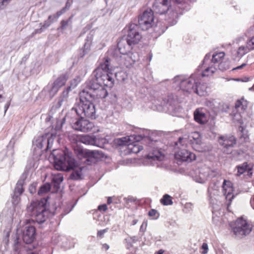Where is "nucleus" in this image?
Here are the masks:
<instances>
[{
  "label": "nucleus",
  "mask_w": 254,
  "mask_h": 254,
  "mask_svg": "<svg viewBox=\"0 0 254 254\" xmlns=\"http://www.w3.org/2000/svg\"><path fill=\"white\" fill-rule=\"evenodd\" d=\"M142 139V136L133 134L117 139V144L119 146H127L129 153H137L143 149L139 143Z\"/></svg>",
  "instance_id": "obj_8"
},
{
  "label": "nucleus",
  "mask_w": 254,
  "mask_h": 254,
  "mask_svg": "<svg viewBox=\"0 0 254 254\" xmlns=\"http://www.w3.org/2000/svg\"><path fill=\"white\" fill-rule=\"evenodd\" d=\"M209 168H197L191 173L193 180L200 184L204 183L208 178Z\"/></svg>",
  "instance_id": "obj_18"
},
{
  "label": "nucleus",
  "mask_w": 254,
  "mask_h": 254,
  "mask_svg": "<svg viewBox=\"0 0 254 254\" xmlns=\"http://www.w3.org/2000/svg\"><path fill=\"white\" fill-rule=\"evenodd\" d=\"M246 125H240L238 129V135L241 141L243 142L247 141L249 138L248 130L246 128Z\"/></svg>",
  "instance_id": "obj_29"
},
{
  "label": "nucleus",
  "mask_w": 254,
  "mask_h": 254,
  "mask_svg": "<svg viewBox=\"0 0 254 254\" xmlns=\"http://www.w3.org/2000/svg\"><path fill=\"white\" fill-rule=\"evenodd\" d=\"M222 191L224 195L227 199L231 200L233 198V192L234 191L232 183L230 181L224 180L222 185Z\"/></svg>",
  "instance_id": "obj_23"
},
{
  "label": "nucleus",
  "mask_w": 254,
  "mask_h": 254,
  "mask_svg": "<svg viewBox=\"0 0 254 254\" xmlns=\"http://www.w3.org/2000/svg\"><path fill=\"white\" fill-rule=\"evenodd\" d=\"M182 14V13L181 12L179 13L176 11V10L175 11H171L169 13L168 18H167L166 19L169 25L172 26L176 24L177 22L179 14L181 15Z\"/></svg>",
  "instance_id": "obj_33"
},
{
  "label": "nucleus",
  "mask_w": 254,
  "mask_h": 254,
  "mask_svg": "<svg viewBox=\"0 0 254 254\" xmlns=\"http://www.w3.org/2000/svg\"><path fill=\"white\" fill-rule=\"evenodd\" d=\"M132 45L126 39L125 37L121 38L118 43V49L121 55H125L130 52Z\"/></svg>",
  "instance_id": "obj_22"
},
{
  "label": "nucleus",
  "mask_w": 254,
  "mask_h": 254,
  "mask_svg": "<svg viewBox=\"0 0 254 254\" xmlns=\"http://www.w3.org/2000/svg\"><path fill=\"white\" fill-rule=\"evenodd\" d=\"M138 241V238L135 236H133V237H128L127 238H126L125 239V241L127 244V248L129 249V247H130L132 246V244L133 243H136Z\"/></svg>",
  "instance_id": "obj_49"
},
{
  "label": "nucleus",
  "mask_w": 254,
  "mask_h": 254,
  "mask_svg": "<svg viewBox=\"0 0 254 254\" xmlns=\"http://www.w3.org/2000/svg\"><path fill=\"white\" fill-rule=\"evenodd\" d=\"M54 21L53 16L52 15L49 16L48 19L45 20L43 24L41 23L40 24L41 26L40 28L36 29L34 31V33H41L45 29L48 28Z\"/></svg>",
  "instance_id": "obj_31"
},
{
  "label": "nucleus",
  "mask_w": 254,
  "mask_h": 254,
  "mask_svg": "<svg viewBox=\"0 0 254 254\" xmlns=\"http://www.w3.org/2000/svg\"><path fill=\"white\" fill-rule=\"evenodd\" d=\"M144 145L146 146L147 154L144 156V165L158 166V162L162 161L164 155L162 152L164 145L172 136L171 132L150 130L144 128Z\"/></svg>",
  "instance_id": "obj_1"
},
{
  "label": "nucleus",
  "mask_w": 254,
  "mask_h": 254,
  "mask_svg": "<svg viewBox=\"0 0 254 254\" xmlns=\"http://www.w3.org/2000/svg\"><path fill=\"white\" fill-rule=\"evenodd\" d=\"M250 52V51L247 45L242 46L238 48L237 51V55L239 57H242Z\"/></svg>",
  "instance_id": "obj_46"
},
{
  "label": "nucleus",
  "mask_w": 254,
  "mask_h": 254,
  "mask_svg": "<svg viewBox=\"0 0 254 254\" xmlns=\"http://www.w3.org/2000/svg\"><path fill=\"white\" fill-rule=\"evenodd\" d=\"M30 170V169H27V168H26L21 175L20 179L16 185L13 191V194L12 196V203L14 205L17 204L20 200V196L24 191L23 186L25 183V181L27 178Z\"/></svg>",
  "instance_id": "obj_15"
},
{
  "label": "nucleus",
  "mask_w": 254,
  "mask_h": 254,
  "mask_svg": "<svg viewBox=\"0 0 254 254\" xmlns=\"http://www.w3.org/2000/svg\"><path fill=\"white\" fill-rule=\"evenodd\" d=\"M183 140L184 138L183 137H180L178 140L175 143V147L179 148L181 145H183Z\"/></svg>",
  "instance_id": "obj_57"
},
{
  "label": "nucleus",
  "mask_w": 254,
  "mask_h": 254,
  "mask_svg": "<svg viewBox=\"0 0 254 254\" xmlns=\"http://www.w3.org/2000/svg\"><path fill=\"white\" fill-rule=\"evenodd\" d=\"M171 1L173 2L172 0H155L153 6V9L156 13L165 14L171 7Z\"/></svg>",
  "instance_id": "obj_19"
},
{
  "label": "nucleus",
  "mask_w": 254,
  "mask_h": 254,
  "mask_svg": "<svg viewBox=\"0 0 254 254\" xmlns=\"http://www.w3.org/2000/svg\"><path fill=\"white\" fill-rule=\"evenodd\" d=\"M194 119L197 123L203 125L207 122V117L203 109H197L193 113Z\"/></svg>",
  "instance_id": "obj_26"
},
{
  "label": "nucleus",
  "mask_w": 254,
  "mask_h": 254,
  "mask_svg": "<svg viewBox=\"0 0 254 254\" xmlns=\"http://www.w3.org/2000/svg\"><path fill=\"white\" fill-rule=\"evenodd\" d=\"M143 21V14H140L138 16L139 25L131 23L127 26L124 30L127 32V36H124L126 39L132 45L137 44L142 38V35L139 32V26L142 24Z\"/></svg>",
  "instance_id": "obj_11"
},
{
  "label": "nucleus",
  "mask_w": 254,
  "mask_h": 254,
  "mask_svg": "<svg viewBox=\"0 0 254 254\" xmlns=\"http://www.w3.org/2000/svg\"><path fill=\"white\" fill-rule=\"evenodd\" d=\"M69 92L64 90L60 96L56 101L54 107L56 109H59L63 106L66 105L68 103Z\"/></svg>",
  "instance_id": "obj_25"
},
{
  "label": "nucleus",
  "mask_w": 254,
  "mask_h": 254,
  "mask_svg": "<svg viewBox=\"0 0 254 254\" xmlns=\"http://www.w3.org/2000/svg\"><path fill=\"white\" fill-rule=\"evenodd\" d=\"M236 168L237 169V172L236 173V175L237 176H240L248 169V163L244 162L241 165L237 166Z\"/></svg>",
  "instance_id": "obj_43"
},
{
  "label": "nucleus",
  "mask_w": 254,
  "mask_h": 254,
  "mask_svg": "<svg viewBox=\"0 0 254 254\" xmlns=\"http://www.w3.org/2000/svg\"><path fill=\"white\" fill-rule=\"evenodd\" d=\"M237 112L242 113L247 108V101L244 99L237 101L235 105Z\"/></svg>",
  "instance_id": "obj_37"
},
{
  "label": "nucleus",
  "mask_w": 254,
  "mask_h": 254,
  "mask_svg": "<svg viewBox=\"0 0 254 254\" xmlns=\"http://www.w3.org/2000/svg\"><path fill=\"white\" fill-rule=\"evenodd\" d=\"M44 134L35 138L33 140V145L38 149H42L45 146Z\"/></svg>",
  "instance_id": "obj_36"
},
{
  "label": "nucleus",
  "mask_w": 254,
  "mask_h": 254,
  "mask_svg": "<svg viewBox=\"0 0 254 254\" xmlns=\"http://www.w3.org/2000/svg\"><path fill=\"white\" fill-rule=\"evenodd\" d=\"M246 45L250 51L254 50V36L247 40Z\"/></svg>",
  "instance_id": "obj_53"
},
{
  "label": "nucleus",
  "mask_w": 254,
  "mask_h": 254,
  "mask_svg": "<svg viewBox=\"0 0 254 254\" xmlns=\"http://www.w3.org/2000/svg\"><path fill=\"white\" fill-rule=\"evenodd\" d=\"M148 215L150 217H152L154 219H157L159 217V214L157 210L152 209L149 211Z\"/></svg>",
  "instance_id": "obj_54"
},
{
  "label": "nucleus",
  "mask_w": 254,
  "mask_h": 254,
  "mask_svg": "<svg viewBox=\"0 0 254 254\" xmlns=\"http://www.w3.org/2000/svg\"><path fill=\"white\" fill-rule=\"evenodd\" d=\"M72 16H71L67 20H63L61 22V26L59 29L64 30L70 25L71 26Z\"/></svg>",
  "instance_id": "obj_48"
},
{
  "label": "nucleus",
  "mask_w": 254,
  "mask_h": 254,
  "mask_svg": "<svg viewBox=\"0 0 254 254\" xmlns=\"http://www.w3.org/2000/svg\"><path fill=\"white\" fill-rule=\"evenodd\" d=\"M120 63L122 65H124L127 67H129L134 63V60H132L130 58L129 53L122 55L121 56Z\"/></svg>",
  "instance_id": "obj_32"
},
{
  "label": "nucleus",
  "mask_w": 254,
  "mask_h": 254,
  "mask_svg": "<svg viewBox=\"0 0 254 254\" xmlns=\"http://www.w3.org/2000/svg\"><path fill=\"white\" fill-rule=\"evenodd\" d=\"M194 90L193 93H196L200 96H205L207 94L206 85L205 83H200L198 79Z\"/></svg>",
  "instance_id": "obj_30"
},
{
  "label": "nucleus",
  "mask_w": 254,
  "mask_h": 254,
  "mask_svg": "<svg viewBox=\"0 0 254 254\" xmlns=\"http://www.w3.org/2000/svg\"><path fill=\"white\" fill-rule=\"evenodd\" d=\"M53 159L54 167L57 170L69 171L73 169L70 175V179L73 180L82 179V171L84 167L76 168V161L73 157L66 154L63 150L55 149L53 150L50 157Z\"/></svg>",
  "instance_id": "obj_2"
},
{
  "label": "nucleus",
  "mask_w": 254,
  "mask_h": 254,
  "mask_svg": "<svg viewBox=\"0 0 254 254\" xmlns=\"http://www.w3.org/2000/svg\"><path fill=\"white\" fill-rule=\"evenodd\" d=\"M218 142L222 147V150L226 154H231L236 144V137L232 135H221L218 138Z\"/></svg>",
  "instance_id": "obj_14"
},
{
  "label": "nucleus",
  "mask_w": 254,
  "mask_h": 254,
  "mask_svg": "<svg viewBox=\"0 0 254 254\" xmlns=\"http://www.w3.org/2000/svg\"><path fill=\"white\" fill-rule=\"evenodd\" d=\"M81 135L74 133L68 135V139L72 143V148L75 154L79 159H85L84 162L87 165H91L102 159L104 154L101 151L90 150L84 149L79 144L81 143Z\"/></svg>",
  "instance_id": "obj_3"
},
{
  "label": "nucleus",
  "mask_w": 254,
  "mask_h": 254,
  "mask_svg": "<svg viewBox=\"0 0 254 254\" xmlns=\"http://www.w3.org/2000/svg\"><path fill=\"white\" fill-rule=\"evenodd\" d=\"M93 38V35L92 33H90L87 34L83 47L81 50L82 51L79 54L81 58L83 57L90 51Z\"/></svg>",
  "instance_id": "obj_28"
},
{
  "label": "nucleus",
  "mask_w": 254,
  "mask_h": 254,
  "mask_svg": "<svg viewBox=\"0 0 254 254\" xmlns=\"http://www.w3.org/2000/svg\"><path fill=\"white\" fill-rule=\"evenodd\" d=\"M241 113L238 112L234 114L233 117V121L234 122H237L240 124V125H244V122H243L242 117L241 115Z\"/></svg>",
  "instance_id": "obj_50"
},
{
  "label": "nucleus",
  "mask_w": 254,
  "mask_h": 254,
  "mask_svg": "<svg viewBox=\"0 0 254 254\" xmlns=\"http://www.w3.org/2000/svg\"><path fill=\"white\" fill-rule=\"evenodd\" d=\"M57 131L58 130H56L55 128V131L52 132H46L44 134L45 148L44 150L45 151H47L48 149L51 147L55 138L57 137L56 131Z\"/></svg>",
  "instance_id": "obj_27"
},
{
  "label": "nucleus",
  "mask_w": 254,
  "mask_h": 254,
  "mask_svg": "<svg viewBox=\"0 0 254 254\" xmlns=\"http://www.w3.org/2000/svg\"><path fill=\"white\" fill-rule=\"evenodd\" d=\"M224 56L225 53L224 52H220L213 54L210 60H212V63H214L216 65H218L220 69H222L221 68L222 64H219V62L224 57Z\"/></svg>",
  "instance_id": "obj_35"
},
{
  "label": "nucleus",
  "mask_w": 254,
  "mask_h": 254,
  "mask_svg": "<svg viewBox=\"0 0 254 254\" xmlns=\"http://www.w3.org/2000/svg\"><path fill=\"white\" fill-rule=\"evenodd\" d=\"M10 105V101H8L6 102V104L4 105V114L6 113L7 110L9 106Z\"/></svg>",
  "instance_id": "obj_63"
},
{
  "label": "nucleus",
  "mask_w": 254,
  "mask_h": 254,
  "mask_svg": "<svg viewBox=\"0 0 254 254\" xmlns=\"http://www.w3.org/2000/svg\"><path fill=\"white\" fill-rule=\"evenodd\" d=\"M78 107L76 103L74 106L68 111L65 116L61 120H58L56 126V130H60L62 128L63 125L65 122L68 123L73 127V123L81 118V115L80 114Z\"/></svg>",
  "instance_id": "obj_13"
},
{
  "label": "nucleus",
  "mask_w": 254,
  "mask_h": 254,
  "mask_svg": "<svg viewBox=\"0 0 254 254\" xmlns=\"http://www.w3.org/2000/svg\"><path fill=\"white\" fill-rule=\"evenodd\" d=\"M80 82V78L79 76H76L74 79L70 81V85L64 89L69 93L70 91L74 89L78 83Z\"/></svg>",
  "instance_id": "obj_42"
},
{
  "label": "nucleus",
  "mask_w": 254,
  "mask_h": 254,
  "mask_svg": "<svg viewBox=\"0 0 254 254\" xmlns=\"http://www.w3.org/2000/svg\"><path fill=\"white\" fill-rule=\"evenodd\" d=\"M80 101L76 103L79 110L81 117H87L92 119L96 118V111L95 105L92 102V100L88 98H82V91L80 93Z\"/></svg>",
  "instance_id": "obj_10"
},
{
  "label": "nucleus",
  "mask_w": 254,
  "mask_h": 254,
  "mask_svg": "<svg viewBox=\"0 0 254 254\" xmlns=\"http://www.w3.org/2000/svg\"><path fill=\"white\" fill-rule=\"evenodd\" d=\"M35 228L32 226H27L23 231L22 239L23 241L27 244H31L35 238Z\"/></svg>",
  "instance_id": "obj_21"
},
{
  "label": "nucleus",
  "mask_w": 254,
  "mask_h": 254,
  "mask_svg": "<svg viewBox=\"0 0 254 254\" xmlns=\"http://www.w3.org/2000/svg\"><path fill=\"white\" fill-rule=\"evenodd\" d=\"M201 249L203 250V251L201 253L202 254H207L208 251V247L207 244L203 243L201 246Z\"/></svg>",
  "instance_id": "obj_56"
},
{
  "label": "nucleus",
  "mask_w": 254,
  "mask_h": 254,
  "mask_svg": "<svg viewBox=\"0 0 254 254\" xmlns=\"http://www.w3.org/2000/svg\"><path fill=\"white\" fill-rule=\"evenodd\" d=\"M95 143H94V146L99 147L100 148H104L105 145L107 144V139L103 137H96L95 138Z\"/></svg>",
  "instance_id": "obj_44"
},
{
  "label": "nucleus",
  "mask_w": 254,
  "mask_h": 254,
  "mask_svg": "<svg viewBox=\"0 0 254 254\" xmlns=\"http://www.w3.org/2000/svg\"><path fill=\"white\" fill-rule=\"evenodd\" d=\"M130 58L132 60H134V63L138 60V55L136 53H133L131 52L129 53Z\"/></svg>",
  "instance_id": "obj_60"
},
{
  "label": "nucleus",
  "mask_w": 254,
  "mask_h": 254,
  "mask_svg": "<svg viewBox=\"0 0 254 254\" xmlns=\"http://www.w3.org/2000/svg\"><path fill=\"white\" fill-rule=\"evenodd\" d=\"M160 201L161 203L164 205H169L173 204L172 197L167 194H164Z\"/></svg>",
  "instance_id": "obj_45"
},
{
  "label": "nucleus",
  "mask_w": 254,
  "mask_h": 254,
  "mask_svg": "<svg viewBox=\"0 0 254 254\" xmlns=\"http://www.w3.org/2000/svg\"><path fill=\"white\" fill-rule=\"evenodd\" d=\"M65 11V8H63L62 10L58 11L56 14L55 15H53V18H54V21H57V20L58 19V18L61 16L62 15L64 12Z\"/></svg>",
  "instance_id": "obj_55"
},
{
  "label": "nucleus",
  "mask_w": 254,
  "mask_h": 254,
  "mask_svg": "<svg viewBox=\"0 0 254 254\" xmlns=\"http://www.w3.org/2000/svg\"><path fill=\"white\" fill-rule=\"evenodd\" d=\"M108 229L106 228V229H105L103 230L98 231L97 232V237L102 238L103 237L104 234L105 233H106L108 231Z\"/></svg>",
  "instance_id": "obj_58"
},
{
  "label": "nucleus",
  "mask_w": 254,
  "mask_h": 254,
  "mask_svg": "<svg viewBox=\"0 0 254 254\" xmlns=\"http://www.w3.org/2000/svg\"><path fill=\"white\" fill-rule=\"evenodd\" d=\"M48 198L32 201L27 207V214L39 224L44 223L50 215H54L56 213L57 208L54 207L52 210L47 208Z\"/></svg>",
  "instance_id": "obj_5"
},
{
  "label": "nucleus",
  "mask_w": 254,
  "mask_h": 254,
  "mask_svg": "<svg viewBox=\"0 0 254 254\" xmlns=\"http://www.w3.org/2000/svg\"><path fill=\"white\" fill-rule=\"evenodd\" d=\"M51 187V185L49 183H46L43 185L40 188L38 192V194L42 195L44 193L48 192L50 190Z\"/></svg>",
  "instance_id": "obj_47"
},
{
  "label": "nucleus",
  "mask_w": 254,
  "mask_h": 254,
  "mask_svg": "<svg viewBox=\"0 0 254 254\" xmlns=\"http://www.w3.org/2000/svg\"><path fill=\"white\" fill-rule=\"evenodd\" d=\"M211 55L210 53L206 54L203 60L202 66H207L212 67H216L217 65L214 63H212V60H211Z\"/></svg>",
  "instance_id": "obj_40"
},
{
  "label": "nucleus",
  "mask_w": 254,
  "mask_h": 254,
  "mask_svg": "<svg viewBox=\"0 0 254 254\" xmlns=\"http://www.w3.org/2000/svg\"><path fill=\"white\" fill-rule=\"evenodd\" d=\"M197 80L198 79L195 78V75H191L188 78H185L182 75H177L173 79V83L179 85L180 89L190 94L194 91Z\"/></svg>",
  "instance_id": "obj_12"
},
{
  "label": "nucleus",
  "mask_w": 254,
  "mask_h": 254,
  "mask_svg": "<svg viewBox=\"0 0 254 254\" xmlns=\"http://www.w3.org/2000/svg\"><path fill=\"white\" fill-rule=\"evenodd\" d=\"M69 76V74L67 72L62 74L54 82V83L60 88L65 84Z\"/></svg>",
  "instance_id": "obj_34"
},
{
  "label": "nucleus",
  "mask_w": 254,
  "mask_h": 254,
  "mask_svg": "<svg viewBox=\"0 0 254 254\" xmlns=\"http://www.w3.org/2000/svg\"><path fill=\"white\" fill-rule=\"evenodd\" d=\"M204 68L203 70H202L201 75L203 77L209 76L212 75L214 73L217 69L216 67H207V66H202L201 65L199 66V68Z\"/></svg>",
  "instance_id": "obj_39"
},
{
  "label": "nucleus",
  "mask_w": 254,
  "mask_h": 254,
  "mask_svg": "<svg viewBox=\"0 0 254 254\" xmlns=\"http://www.w3.org/2000/svg\"><path fill=\"white\" fill-rule=\"evenodd\" d=\"M51 186L57 191L60 188V185L64 180L63 174L61 173H52L51 175Z\"/></svg>",
  "instance_id": "obj_24"
},
{
  "label": "nucleus",
  "mask_w": 254,
  "mask_h": 254,
  "mask_svg": "<svg viewBox=\"0 0 254 254\" xmlns=\"http://www.w3.org/2000/svg\"><path fill=\"white\" fill-rule=\"evenodd\" d=\"M173 2L178 4L177 7L184 10L187 11L190 9V5L186 3V0H172Z\"/></svg>",
  "instance_id": "obj_41"
},
{
  "label": "nucleus",
  "mask_w": 254,
  "mask_h": 254,
  "mask_svg": "<svg viewBox=\"0 0 254 254\" xmlns=\"http://www.w3.org/2000/svg\"><path fill=\"white\" fill-rule=\"evenodd\" d=\"M95 136L93 135H82L81 143L85 144L86 145H93L95 143Z\"/></svg>",
  "instance_id": "obj_38"
},
{
  "label": "nucleus",
  "mask_w": 254,
  "mask_h": 254,
  "mask_svg": "<svg viewBox=\"0 0 254 254\" xmlns=\"http://www.w3.org/2000/svg\"><path fill=\"white\" fill-rule=\"evenodd\" d=\"M60 88L56 86L53 83L49 90V94L51 97H53L58 92Z\"/></svg>",
  "instance_id": "obj_51"
},
{
  "label": "nucleus",
  "mask_w": 254,
  "mask_h": 254,
  "mask_svg": "<svg viewBox=\"0 0 254 254\" xmlns=\"http://www.w3.org/2000/svg\"><path fill=\"white\" fill-rule=\"evenodd\" d=\"M154 15L152 9H147L144 11V31L150 30L149 33H156L160 35L163 34L167 28V26L162 27V23L157 22L155 24L154 21Z\"/></svg>",
  "instance_id": "obj_9"
},
{
  "label": "nucleus",
  "mask_w": 254,
  "mask_h": 254,
  "mask_svg": "<svg viewBox=\"0 0 254 254\" xmlns=\"http://www.w3.org/2000/svg\"><path fill=\"white\" fill-rule=\"evenodd\" d=\"M216 174L217 172L216 171L211 170L209 168L208 178H214L216 176Z\"/></svg>",
  "instance_id": "obj_59"
},
{
  "label": "nucleus",
  "mask_w": 254,
  "mask_h": 254,
  "mask_svg": "<svg viewBox=\"0 0 254 254\" xmlns=\"http://www.w3.org/2000/svg\"><path fill=\"white\" fill-rule=\"evenodd\" d=\"M29 191L31 193H33L35 192V186L33 185H31L29 187Z\"/></svg>",
  "instance_id": "obj_64"
},
{
  "label": "nucleus",
  "mask_w": 254,
  "mask_h": 254,
  "mask_svg": "<svg viewBox=\"0 0 254 254\" xmlns=\"http://www.w3.org/2000/svg\"><path fill=\"white\" fill-rule=\"evenodd\" d=\"M111 60L109 58L106 57L100 63L99 66L93 72V77L87 81V82H93L99 85L112 87L114 80L111 76L109 71L111 70Z\"/></svg>",
  "instance_id": "obj_4"
},
{
  "label": "nucleus",
  "mask_w": 254,
  "mask_h": 254,
  "mask_svg": "<svg viewBox=\"0 0 254 254\" xmlns=\"http://www.w3.org/2000/svg\"><path fill=\"white\" fill-rule=\"evenodd\" d=\"M94 125L93 123L84 119V117H81L79 120L73 123L72 128L75 130L82 132H88L91 131Z\"/></svg>",
  "instance_id": "obj_17"
},
{
  "label": "nucleus",
  "mask_w": 254,
  "mask_h": 254,
  "mask_svg": "<svg viewBox=\"0 0 254 254\" xmlns=\"http://www.w3.org/2000/svg\"><path fill=\"white\" fill-rule=\"evenodd\" d=\"M98 209L100 211H105L107 209V206L105 204L100 205L98 206Z\"/></svg>",
  "instance_id": "obj_62"
},
{
  "label": "nucleus",
  "mask_w": 254,
  "mask_h": 254,
  "mask_svg": "<svg viewBox=\"0 0 254 254\" xmlns=\"http://www.w3.org/2000/svg\"><path fill=\"white\" fill-rule=\"evenodd\" d=\"M252 227L247 221L243 218H238L236 226L233 228L234 234L239 238L248 235L252 231Z\"/></svg>",
  "instance_id": "obj_16"
},
{
  "label": "nucleus",
  "mask_w": 254,
  "mask_h": 254,
  "mask_svg": "<svg viewBox=\"0 0 254 254\" xmlns=\"http://www.w3.org/2000/svg\"><path fill=\"white\" fill-rule=\"evenodd\" d=\"M200 134L198 132H194L192 133V139H190L191 140H194V139H196L197 138H200Z\"/></svg>",
  "instance_id": "obj_61"
},
{
  "label": "nucleus",
  "mask_w": 254,
  "mask_h": 254,
  "mask_svg": "<svg viewBox=\"0 0 254 254\" xmlns=\"http://www.w3.org/2000/svg\"><path fill=\"white\" fill-rule=\"evenodd\" d=\"M201 138H197L194 140H191V143L192 144V147L196 150L198 151H200L199 150V146L201 144Z\"/></svg>",
  "instance_id": "obj_52"
},
{
  "label": "nucleus",
  "mask_w": 254,
  "mask_h": 254,
  "mask_svg": "<svg viewBox=\"0 0 254 254\" xmlns=\"http://www.w3.org/2000/svg\"><path fill=\"white\" fill-rule=\"evenodd\" d=\"M93 82H86V87L82 89V98H88L91 100L104 99L108 96L107 90L103 86Z\"/></svg>",
  "instance_id": "obj_7"
},
{
  "label": "nucleus",
  "mask_w": 254,
  "mask_h": 254,
  "mask_svg": "<svg viewBox=\"0 0 254 254\" xmlns=\"http://www.w3.org/2000/svg\"><path fill=\"white\" fill-rule=\"evenodd\" d=\"M175 157L177 159L182 161L191 162L195 159L194 154L185 149H180L175 153Z\"/></svg>",
  "instance_id": "obj_20"
},
{
  "label": "nucleus",
  "mask_w": 254,
  "mask_h": 254,
  "mask_svg": "<svg viewBox=\"0 0 254 254\" xmlns=\"http://www.w3.org/2000/svg\"><path fill=\"white\" fill-rule=\"evenodd\" d=\"M155 98L153 104L158 111H167L172 114L178 112L179 106L173 95L157 96Z\"/></svg>",
  "instance_id": "obj_6"
}]
</instances>
